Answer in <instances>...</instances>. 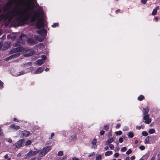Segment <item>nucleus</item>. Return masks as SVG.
<instances>
[{"mask_svg": "<svg viewBox=\"0 0 160 160\" xmlns=\"http://www.w3.org/2000/svg\"><path fill=\"white\" fill-rule=\"evenodd\" d=\"M28 11L29 9L28 7L23 8L20 6L19 8L18 6H16L7 13V17L9 22L14 18L13 21L15 24L18 26L22 25L24 24L28 19Z\"/></svg>", "mask_w": 160, "mask_h": 160, "instance_id": "f257e3e1", "label": "nucleus"}, {"mask_svg": "<svg viewBox=\"0 0 160 160\" xmlns=\"http://www.w3.org/2000/svg\"><path fill=\"white\" fill-rule=\"evenodd\" d=\"M42 11L41 8L39 7L38 10L33 13L31 17L30 21L34 22L38 19V20L36 23V25L37 28L39 29L44 26V22L41 18H39L41 13Z\"/></svg>", "mask_w": 160, "mask_h": 160, "instance_id": "f03ea898", "label": "nucleus"}, {"mask_svg": "<svg viewBox=\"0 0 160 160\" xmlns=\"http://www.w3.org/2000/svg\"><path fill=\"white\" fill-rule=\"evenodd\" d=\"M25 37V35L24 34H22L19 36V39L17 42L15 43V46H19L16 48L12 49L10 52V54H12L18 52H21L22 51L24 52L25 51H29L31 49H27L25 50L22 47L20 46V44L23 45L24 44L25 42L23 40L24 37Z\"/></svg>", "mask_w": 160, "mask_h": 160, "instance_id": "7ed1b4c3", "label": "nucleus"}, {"mask_svg": "<svg viewBox=\"0 0 160 160\" xmlns=\"http://www.w3.org/2000/svg\"><path fill=\"white\" fill-rule=\"evenodd\" d=\"M37 33L40 34V35L37 36L35 35L34 37L39 42H42L44 39V36L47 34V31L46 30L42 29L40 30L36 31Z\"/></svg>", "mask_w": 160, "mask_h": 160, "instance_id": "20e7f679", "label": "nucleus"}, {"mask_svg": "<svg viewBox=\"0 0 160 160\" xmlns=\"http://www.w3.org/2000/svg\"><path fill=\"white\" fill-rule=\"evenodd\" d=\"M51 149L50 146H46L39 153V156L42 157L46 154Z\"/></svg>", "mask_w": 160, "mask_h": 160, "instance_id": "39448f33", "label": "nucleus"}, {"mask_svg": "<svg viewBox=\"0 0 160 160\" xmlns=\"http://www.w3.org/2000/svg\"><path fill=\"white\" fill-rule=\"evenodd\" d=\"M39 152V151L37 150H35L34 151L31 150L25 155V158L28 159H29V157L35 155L37 153H38Z\"/></svg>", "mask_w": 160, "mask_h": 160, "instance_id": "423d86ee", "label": "nucleus"}, {"mask_svg": "<svg viewBox=\"0 0 160 160\" xmlns=\"http://www.w3.org/2000/svg\"><path fill=\"white\" fill-rule=\"evenodd\" d=\"M24 139H22L14 144L13 145L15 146L17 148H19L22 147L24 145Z\"/></svg>", "mask_w": 160, "mask_h": 160, "instance_id": "0eeeda50", "label": "nucleus"}, {"mask_svg": "<svg viewBox=\"0 0 160 160\" xmlns=\"http://www.w3.org/2000/svg\"><path fill=\"white\" fill-rule=\"evenodd\" d=\"M143 119L144 120L145 123L146 124H149L151 122V118H149V115H145L143 117Z\"/></svg>", "mask_w": 160, "mask_h": 160, "instance_id": "6e6552de", "label": "nucleus"}, {"mask_svg": "<svg viewBox=\"0 0 160 160\" xmlns=\"http://www.w3.org/2000/svg\"><path fill=\"white\" fill-rule=\"evenodd\" d=\"M10 44V42H5L2 46V49L3 50H6L9 48Z\"/></svg>", "mask_w": 160, "mask_h": 160, "instance_id": "1a4fd4ad", "label": "nucleus"}, {"mask_svg": "<svg viewBox=\"0 0 160 160\" xmlns=\"http://www.w3.org/2000/svg\"><path fill=\"white\" fill-rule=\"evenodd\" d=\"M20 55V54L18 52H17L16 53L13 54V55H12L6 58H5V60L6 61H8L10 59L18 57Z\"/></svg>", "mask_w": 160, "mask_h": 160, "instance_id": "9d476101", "label": "nucleus"}, {"mask_svg": "<svg viewBox=\"0 0 160 160\" xmlns=\"http://www.w3.org/2000/svg\"><path fill=\"white\" fill-rule=\"evenodd\" d=\"M30 134L29 132L26 130L22 131L21 133V135L23 137H28Z\"/></svg>", "mask_w": 160, "mask_h": 160, "instance_id": "9b49d317", "label": "nucleus"}, {"mask_svg": "<svg viewBox=\"0 0 160 160\" xmlns=\"http://www.w3.org/2000/svg\"><path fill=\"white\" fill-rule=\"evenodd\" d=\"M9 128L11 129H12L14 130H17L19 129L20 127L14 124H12L10 125Z\"/></svg>", "mask_w": 160, "mask_h": 160, "instance_id": "f8f14e48", "label": "nucleus"}, {"mask_svg": "<svg viewBox=\"0 0 160 160\" xmlns=\"http://www.w3.org/2000/svg\"><path fill=\"white\" fill-rule=\"evenodd\" d=\"M149 110V108L148 107H147L145 108H143L142 112L143 115H148V113Z\"/></svg>", "mask_w": 160, "mask_h": 160, "instance_id": "ddd939ff", "label": "nucleus"}, {"mask_svg": "<svg viewBox=\"0 0 160 160\" xmlns=\"http://www.w3.org/2000/svg\"><path fill=\"white\" fill-rule=\"evenodd\" d=\"M44 68L42 67L38 68L34 72V73L38 74L41 73L43 70Z\"/></svg>", "mask_w": 160, "mask_h": 160, "instance_id": "4468645a", "label": "nucleus"}, {"mask_svg": "<svg viewBox=\"0 0 160 160\" xmlns=\"http://www.w3.org/2000/svg\"><path fill=\"white\" fill-rule=\"evenodd\" d=\"M113 141V139L112 138H110L108 139L107 141L105 142V145H109V144L112 142Z\"/></svg>", "mask_w": 160, "mask_h": 160, "instance_id": "2eb2a0df", "label": "nucleus"}, {"mask_svg": "<svg viewBox=\"0 0 160 160\" xmlns=\"http://www.w3.org/2000/svg\"><path fill=\"white\" fill-rule=\"evenodd\" d=\"M27 43L31 44H34L35 43L34 40L30 38L28 39L27 40Z\"/></svg>", "mask_w": 160, "mask_h": 160, "instance_id": "dca6fc26", "label": "nucleus"}, {"mask_svg": "<svg viewBox=\"0 0 160 160\" xmlns=\"http://www.w3.org/2000/svg\"><path fill=\"white\" fill-rule=\"evenodd\" d=\"M97 142V139L95 138L94 139L92 142V147L94 148H96L97 147L96 143Z\"/></svg>", "mask_w": 160, "mask_h": 160, "instance_id": "f3484780", "label": "nucleus"}, {"mask_svg": "<svg viewBox=\"0 0 160 160\" xmlns=\"http://www.w3.org/2000/svg\"><path fill=\"white\" fill-rule=\"evenodd\" d=\"M159 8V6H157L155 9H154L152 13V14L153 15H156L157 13V10H158Z\"/></svg>", "mask_w": 160, "mask_h": 160, "instance_id": "a211bd4d", "label": "nucleus"}, {"mask_svg": "<svg viewBox=\"0 0 160 160\" xmlns=\"http://www.w3.org/2000/svg\"><path fill=\"white\" fill-rule=\"evenodd\" d=\"M35 63L36 64L38 65H41L44 62L42 59H39Z\"/></svg>", "mask_w": 160, "mask_h": 160, "instance_id": "6ab92c4d", "label": "nucleus"}, {"mask_svg": "<svg viewBox=\"0 0 160 160\" xmlns=\"http://www.w3.org/2000/svg\"><path fill=\"white\" fill-rule=\"evenodd\" d=\"M34 51L33 50H32L30 53L25 54V56L26 57L29 56L34 54Z\"/></svg>", "mask_w": 160, "mask_h": 160, "instance_id": "aec40b11", "label": "nucleus"}, {"mask_svg": "<svg viewBox=\"0 0 160 160\" xmlns=\"http://www.w3.org/2000/svg\"><path fill=\"white\" fill-rule=\"evenodd\" d=\"M27 72H26L25 71H22L21 72H19L17 74H16V76H20V75H23L26 73Z\"/></svg>", "mask_w": 160, "mask_h": 160, "instance_id": "412c9836", "label": "nucleus"}, {"mask_svg": "<svg viewBox=\"0 0 160 160\" xmlns=\"http://www.w3.org/2000/svg\"><path fill=\"white\" fill-rule=\"evenodd\" d=\"M112 152L111 151H108L105 153V155L106 156H109L112 155Z\"/></svg>", "mask_w": 160, "mask_h": 160, "instance_id": "4be33fe9", "label": "nucleus"}, {"mask_svg": "<svg viewBox=\"0 0 160 160\" xmlns=\"http://www.w3.org/2000/svg\"><path fill=\"white\" fill-rule=\"evenodd\" d=\"M151 138L150 136H148L145 139V143H148L149 142V139Z\"/></svg>", "mask_w": 160, "mask_h": 160, "instance_id": "5701e85b", "label": "nucleus"}, {"mask_svg": "<svg viewBox=\"0 0 160 160\" xmlns=\"http://www.w3.org/2000/svg\"><path fill=\"white\" fill-rule=\"evenodd\" d=\"M102 155L101 154H99L96 157L95 160H102Z\"/></svg>", "mask_w": 160, "mask_h": 160, "instance_id": "b1692460", "label": "nucleus"}, {"mask_svg": "<svg viewBox=\"0 0 160 160\" xmlns=\"http://www.w3.org/2000/svg\"><path fill=\"white\" fill-rule=\"evenodd\" d=\"M155 131L154 129L153 128H151L149 129V132L150 134H153L155 133Z\"/></svg>", "mask_w": 160, "mask_h": 160, "instance_id": "393cba45", "label": "nucleus"}, {"mask_svg": "<svg viewBox=\"0 0 160 160\" xmlns=\"http://www.w3.org/2000/svg\"><path fill=\"white\" fill-rule=\"evenodd\" d=\"M31 140H28L26 141L25 143V146L29 145L31 144Z\"/></svg>", "mask_w": 160, "mask_h": 160, "instance_id": "a878e982", "label": "nucleus"}, {"mask_svg": "<svg viewBox=\"0 0 160 160\" xmlns=\"http://www.w3.org/2000/svg\"><path fill=\"white\" fill-rule=\"evenodd\" d=\"M144 98L143 95H141L138 98V100L141 101Z\"/></svg>", "mask_w": 160, "mask_h": 160, "instance_id": "bb28decb", "label": "nucleus"}, {"mask_svg": "<svg viewBox=\"0 0 160 160\" xmlns=\"http://www.w3.org/2000/svg\"><path fill=\"white\" fill-rule=\"evenodd\" d=\"M128 136L130 138H132L134 136L132 132H129Z\"/></svg>", "mask_w": 160, "mask_h": 160, "instance_id": "cd10ccee", "label": "nucleus"}, {"mask_svg": "<svg viewBox=\"0 0 160 160\" xmlns=\"http://www.w3.org/2000/svg\"><path fill=\"white\" fill-rule=\"evenodd\" d=\"M63 154V152L62 151H60L58 152L57 155L58 156H62Z\"/></svg>", "mask_w": 160, "mask_h": 160, "instance_id": "c85d7f7f", "label": "nucleus"}, {"mask_svg": "<svg viewBox=\"0 0 160 160\" xmlns=\"http://www.w3.org/2000/svg\"><path fill=\"white\" fill-rule=\"evenodd\" d=\"M116 134L117 135H120L122 134V132L121 131H116L115 132Z\"/></svg>", "mask_w": 160, "mask_h": 160, "instance_id": "c756f323", "label": "nucleus"}, {"mask_svg": "<svg viewBox=\"0 0 160 160\" xmlns=\"http://www.w3.org/2000/svg\"><path fill=\"white\" fill-rule=\"evenodd\" d=\"M5 16L4 14H2L0 15V21L2 20L5 18Z\"/></svg>", "mask_w": 160, "mask_h": 160, "instance_id": "7c9ffc66", "label": "nucleus"}, {"mask_svg": "<svg viewBox=\"0 0 160 160\" xmlns=\"http://www.w3.org/2000/svg\"><path fill=\"white\" fill-rule=\"evenodd\" d=\"M142 134L143 136H146L148 135V133L145 131H143L142 132Z\"/></svg>", "mask_w": 160, "mask_h": 160, "instance_id": "2f4dec72", "label": "nucleus"}, {"mask_svg": "<svg viewBox=\"0 0 160 160\" xmlns=\"http://www.w3.org/2000/svg\"><path fill=\"white\" fill-rule=\"evenodd\" d=\"M109 125H107L104 126V129L106 131L108 130L109 129Z\"/></svg>", "mask_w": 160, "mask_h": 160, "instance_id": "473e14b6", "label": "nucleus"}, {"mask_svg": "<svg viewBox=\"0 0 160 160\" xmlns=\"http://www.w3.org/2000/svg\"><path fill=\"white\" fill-rule=\"evenodd\" d=\"M127 149L126 147H123L121 148V151L122 152H124L126 151Z\"/></svg>", "mask_w": 160, "mask_h": 160, "instance_id": "72a5a7b5", "label": "nucleus"}, {"mask_svg": "<svg viewBox=\"0 0 160 160\" xmlns=\"http://www.w3.org/2000/svg\"><path fill=\"white\" fill-rule=\"evenodd\" d=\"M132 151L131 149H129L126 152V154L129 155L131 153Z\"/></svg>", "mask_w": 160, "mask_h": 160, "instance_id": "f704fd0d", "label": "nucleus"}, {"mask_svg": "<svg viewBox=\"0 0 160 160\" xmlns=\"http://www.w3.org/2000/svg\"><path fill=\"white\" fill-rule=\"evenodd\" d=\"M31 65V62H28L26 64H25L24 65L25 67L30 66Z\"/></svg>", "mask_w": 160, "mask_h": 160, "instance_id": "c9c22d12", "label": "nucleus"}, {"mask_svg": "<svg viewBox=\"0 0 160 160\" xmlns=\"http://www.w3.org/2000/svg\"><path fill=\"white\" fill-rule=\"evenodd\" d=\"M139 149L141 150H143L145 149V147L144 146L142 145L139 147Z\"/></svg>", "mask_w": 160, "mask_h": 160, "instance_id": "e433bc0d", "label": "nucleus"}, {"mask_svg": "<svg viewBox=\"0 0 160 160\" xmlns=\"http://www.w3.org/2000/svg\"><path fill=\"white\" fill-rule=\"evenodd\" d=\"M40 158H39L38 157H37L33 158L30 160H40Z\"/></svg>", "mask_w": 160, "mask_h": 160, "instance_id": "4c0bfd02", "label": "nucleus"}, {"mask_svg": "<svg viewBox=\"0 0 160 160\" xmlns=\"http://www.w3.org/2000/svg\"><path fill=\"white\" fill-rule=\"evenodd\" d=\"M42 59L43 61V62H44V60H45L46 58V56L45 55H43L42 56Z\"/></svg>", "mask_w": 160, "mask_h": 160, "instance_id": "58836bf2", "label": "nucleus"}, {"mask_svg": "<svg viewBox=\"0 0 160 160\" xmlns=\"http://www.w3.org/2000/svg\"><path fill=\"white\" fill-rule=\"evenodd\" d=\"M76 137V135L75 134H73L71 137L72 138V140H74L75 139Z\"/></svg>", "mask_w": 160, "mask_h": 160, "instance_id": "ea45409f", "label": "nucleus"}, {"mask_svg": "<svg viewBox=\"0 0 160 160\" xmlns=\"http://www.w3.org/2000/svg\"><path fill=\"white\" fill-rule=\"evenodd\" d=\"M3 83L0 80V89H1L3 88Z\"/></svg>", "mask_w": 160, "mask_h": 160, "instance_id": "a19ab883", "label": "nucleus"}, {"mask_svg": "<svg viewBox=\"0 0 160 160\" xmlns=\"http://www.w3.org/2000/svg\"><path fill=\"white\" fill-rule=\"evenodd\" d=\"M119 141L120 143H122V142L123 141V138H122L120 137L119 138Z\"/></svg>", "mask_w": 160, "mask_h": 160, "instance_id": "79ce46f5", "label": "nucleus"}, {"mask_svg": "<svg viewBox=\"0 0 160 160\" xmlns=\"http://www.w3.org/2000/svg\"><path fill=\"white\" fill-rule=\"evenodd\" d=\"M109 147L110 149L111 150L113 149L114 148V145L112 144H110Z\"/></svg>", "mask_w": 160, "mask_h": 160, "instance_id": "37998d69", "label": "nucleus"}, {"mask_svg": "<svg viewBox=\"0 0 160 160\" xmlns=\"http://www.w3.org/2000/svg\"><path fill=\"white\" fill-rule=\"evenodd\" d=\"M67 157L66 156H64L62 158H61L60 159L61 160H65L67 159Z\"/></svg>", "mask_w": 160, "mask_h": 160, "instance_id": "c03bdc74", "label": "nucleus"}, {"mask_svg": "<svg viewBox=\"0 0 160 160\" xmlns=\"http://www.w3.org/2000/svg\"><path fill=\"white\" fill-rule=\"evenodd\" d=\"M58 23H55L53 24V25H52V27L55 28V27H56V26H58Z\"/></svg>", "mask_w": 160, "mask_h": 160, "instance_id": "a18cd8bd", "label": "nucleus"}, {"mask_svg": "<svg viewBox=\"0 0 160 160\" xmlns=\"http://www.w3.org/2000/svg\"><path fill=\"white\" fill-rule=\"evenodd\" d=\"M119 154L118 153H115L114 154V156L115 158H117L119 156Z\"/></svg>", "mask_w": 160, "mask_h": 160, "instance_id": "49530a36", "label": "nucleus"}, {"mask_svg": "<svg viewBox=\"0 0 160 160\" xmlns=\"http://www.w3.org/2000/svg\"><path fill=\"white\" fill-rule=\"evenodd\" d=\"M120 126H121V124L120 123H118L116 126L115 127L116 128H118L120 127Z\"/></svg>", "mask_w": 160, "mask_h": 160, "instance_id": "de8ad7c7", "label": "nucleus"}, {"mask_svg": "<svg viewBox=\"0 0 160 160\" xmlns=\"http://www.w3.org/2000/svg\"><path fill=\"white\" fill-rule=\"evenodd\" d=\"M105 132L103 130L101 131L100 132V134L101 135H102Z\"/></svg>", "mask_w": 160, "mask_h": 160, "instance_id": "09e8293b", "label": "nucleus"}, {"mask_svg": "<svg viewBox=\"0 0 160 160\" xmlns=\"http://www.w3.org/2000/svg\"><path fill=\"white\" fill-rule=\"evenodd\" d=\"M94 154V152H93L91 153L88 156L89 157H90Z\"/></svg>", "mask_w": 160, "mask_h": 160, "instance_id": "8fccbe9b", "label": "nucleus"}, {"mask_svg": "<svg viewBox=\"0 0 160 160\" xmlns=\"http://www.w3.org/2000/svg\"><path fill=\"white\" fill-rule=\"evenodd\" d=\"M147 1V0H141L142 2L144 4H145L146 3Z\"/></svg>", "mask_w": 160, "mask_h": 160, "instance_id": "3c124183", "label": "nucleus"}, {"mask_svg": "<svg viewBox=\"0 0 160 160\" xmlns=\"http://www.w3.org/2000/svg\"><path fill=\"white\" fill-rule=\"evenodd\" d=\"M119 150V147H116L115 149V152L118 151Z\"/></svg>", "mask_w": 160, "mask_h": 160, "instance_id": "603ef678", "label": "nucleus"}, {"mask_svg": "<svg viewBox=\"0 0 160 160\" xmlns=\"http://www.w3.org/2000/svg\"><path fill=\"white\" fill-rule=\"evenodd\" d=\"M135 158V156H132L131 157L130 159L131 160H134Z\"/></svg>", "mask_w": 160, "mask_h": 160, "instance_id": "864d4df0", "label": "nucleus"}, {"mask_svg": "<svg viewBox=\"0 0 160 160\" xmlns=\"http://www.w3.org/2000/svg\"><path fill=\"white\" fill-rule=\"evenodd\" d=\"M8 142L9 143H12V139L10 138H9L8 139Z\"/></svg>", "mask_w": 160, "mask_h": 160, "instance_id": "5fc2aeb1", "label": "nucleus"}, {"mask_svg": "<svg viewBox=\"0 0 160 160\" xmlns=\"http://www.w3.org/2000/svg\"><path fill=\"white\" fill-rule=\"evenodd\" d=\"M0 135L3 136V133L2 132L1 129V128H0Z\"/></svg>", "mask_w": 160, "mask_h": 160, "instance_id": "6e6d98bb", "label": "nucleus"}, {"mask_svg": "<svg viewBox=\"0 0 160 160\" xmlns=\"http://www.w3.org/2000/svg\"><path fill=\"white\" fill-rule=\"evenodd\" d=\"M141 126H137L136 127V128L137 129H138L139 130H140L141 128Z\"/></svg>", "mask_w": 160, "mask_h": 160, "instance_id": "4d7b16f0", "label": "nucleus"}, {"mask_svg": "<svg viewBox=\"0 0 160 160\" xmlns=\"http://www.w3.org/2000/svg\"><path fill=\"white\" fill-rule=\"evenodd\" d=\"M128 127H126L125 128H124L123 129V131H125V130L128 131Z\"/></svg>", "mask_w": 160, "mask_h": 160, "instance_id": "13d9d810", "label": "nucleus"}, {"mask_svg": "<svg viewBox=\"0 0 160 160\" xmlns=\"http://www.w3.org/2000/svg\"><path fill=\"white\" fill-rule=\"evenodd\" d=\"M104 149L105 150H107L109 149V147L108 146H106L105 147Z\"/></svg>", "mask_w": 160, "mask_h": 160, "instance_id": "bf43d9fd", "label": "nucleus"}, {"mask_svg": "<svg viewBox=\"0 0 160 160\" xmlns=\"http://www.w3.org/2000/svg\"><path fill=\"white\" fill-rule=\"evenodd\" d=\"M143 157H144L146 160L148 158V155H145V156Z\"/></svg>", "mask_w": 160, "mask_h": 160, "instance_id": "052dcab7", "label": "nucleus"}, {"mask_svg": "<svg viewBox=\"0 0 160 160\" xmlns=\"http://www.w3.org/2000/svg\"><path fill=\"white\" fill-rule=\"evenodd\" d=\"M155 156H153L151 158V160H155Z\"/></svg>", "mask_w": 160, "mask_h": 160, "instance_id": "680f3d73", "label": "nucleus"}, {"mask_svg": "<svg viewBox=\"0 0 160 160\" xmlns=\"http://www.w3.org/2000/svg\"><path fill=\"white\" fill-rule=\"evenodd\" d=\"M72 160H79L78 159L76 158H72Z\"/></svg>", "mask_w": 160, "mask_h": 160, "instance_id": "e2e57ef3", "label": "nucleus"}, {"mask_svg": "<svg viewBox=\"0 0 160 160\" xmlns=\"http://www.w3.org/2000/svg\"><path fill=\"white\" fill-rule=\"evenodd\" d=\"M54 133L53 132V133H52L51 134V138H52V137L53 136H54Z\"/></svg>", "mask_w": 160, "mask_h": 160, "instance_id": "0e129e2a", "label": "nucleus"}, {"mask_svg": "<svg viewBox=\"0 0 160 160\" xmlns=\"http://www.w3.org/2000/svg\"><path fill=\"white\" fill-rule=\"evenodd\" d=\"M125 160H129V157H127L126 158Z\"/></svg>", "mask_w": 160, "mask_h": 160, "instance_id": "69168bd1", "label": "nucleus"}, {"mask_svg": "<svg viewBox=\"0 0 160 160\" xmlns=\"http://www.w3.org/2000/svg\"><path fill=\"white\" fill-rule=\"evenodd\" d=\"M4 158H5L6 159L8 157V155H6L4 156Z\"/></svg>", "mask_w": 160, "mask_h": 160, "instance_id": "338daca9", "label": "nucleus"}, {"mask_svg": "<svg viewBox=\"0 0 160 160\" xmlns=\"http://www.w3.org/2000/svg\"><path fill=\"white\" fill-rule=\"evenodd\" d=\"M21 155V154L20 153H19L17 155V156L18 157H20Z\"/></svg>", "mask_w": 160, "mask_h": 160, "instance_id": "774afa93", "label": "nucleus"}]
</instances>
